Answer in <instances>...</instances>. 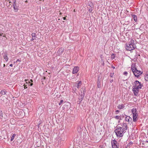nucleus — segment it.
<instances>
[{"label": "nucleus", "mask_w": 148, "mask_h": 148, "mask_svg": "<svg viewBox=\"0 0 148 148\" xmlns=\"http://www.w3.org/2000/svg\"><path fill=\"white\" fill-rule=\"evenodd\" d=\"M114 132L117 137H121L123 135L124 129L122 127L118 126L116 127Z\"/></svg>", "instance_id": "1"}, {"label": "nucleus", "mask_w": 148, "mask_h": 148, "mask_svg": "<svg viewBox=\"0 0 148 148\" xmlns=\"http://www.w3.org/2000/svg\"><path fill=\"white\" fill-rule=\"evenodd\" d=\"M131 69L135 76L138 77L142 74V72L137 70L136 67H132Z\"/></svg>", "instance_id": "2"}, {"label": "nucleus", "mask_w": 148, "mask_h": 148, "mask_svg": "<svg viewBox=\"0 0 148 148\" xmlns=\"http://www.w3.org/2000/svg\"><path fill=\"white\" fill-rule=\"evenodd\" d=\"M134 42V40H131L130 42V43L126 45V48L127 50L131 51L135 49L134 44H133Z\"/></svg>", "instance_id": "3"}, {"label": "nucleus", "mask_w": 148, "mask_h": 148, "mask_svg": "<svg viewBox=\"0 0 148 148\" xmlns=\"http://www.w3.org/2000/svg\"><path fill=\"white\" fill-rule=\"evenodd\" d=\"M133 88L134 89H141V84L138 81L136 80L134 82V85L133 87Z\"/></svg>", "instance_id": "4"}, {"label": "nucleus", "mask_w": 148, "mask_h": 148, "mask_svg": "<svg viewBox=\"0 0 148 148\" xmlns=\"http://www.w3.org/2000/svg\"><path fill=\"white\" fill-rule=\"evenodd\" d=\"M112 145L113 148H119L117 142L115 140L112 141Z\"/></svg>", "instance_id": "5"}, {"label": "nucleus", "mask_w": 148, "mask_h": 148, "mask_svg": "<svg viewBox=\"0 0 148 148\" xmlns=\"http://www.w3.org/2000/svg\"><path fill=\"white\" fill-rule=\"evenodd\" d=\"M124 115L125 116V120L126 121L128 122V123L131 124L132 123V118L130 117V116H128L124 114Z\"/></svg>", "instance_id": "6"}, {"label": "nucleus", "mask_w": 148, "mask_h": 148, "mask_svg": "<svg viewBox=\"0 0 148 148\" xmlns=\"http://www.w3.org/2000/svg\"><path fill=\"white\" fill-rule=\"evenodd\" d=\"M114 76V73H110V78L109 80L110 82L112 83L113 82L115 78Z\"/></svg>", "instance_id": "7"}, {"label": "nucleus", "mask_w": 148, "mask_h": 148, "mask_svg": "<svg viewBox=\"0 0 148 148\" xmlns=\"http://www.w3.org/2000/svg\"><path fill=\"white\" fill-rule=\"evenodd\" d=\"M79 69V68L77 66H76L74 67L72 73L74 74L76 73L78 71Z\"/></svg>", "instance_id": "8"}, {"label": "nucleus", "mask_w": 148, "mask_h": 148, "mask_svg": "<svg viewBox=\"0 0 148 148\" xmlns=\"http://www.w3.org/2000/svg\"><path fill=\"white\" fill-rule=\"evenodd\" d=\"M64 49L63 48H60L58 50L57 52V54L58 56L61 55L63 52Z\"/></svg>", "instance_id": "9"}, {"label": "nucleus", "mask_w": 148, "mask_h": 148, "mask_svg": "<svg viewBox=\"0 0 148 148\" xmlns=\"http://www.w3.org/2000/svg\"><path fill=\"white\" fill-rule=\"evenodd\" d=\"M137 110L136 108H133L132 109V112L133 114V116H138V114L136 112Z\"/></svg>", "instance_id": "10"}, {"label": "nucleus", "mask_w": 148, "mask_h": 148, "mask_svg": "<svg viewBox=\"0 0 148 148\" xmlns=\"http://www.w3.org/2000/svg\"><path fill=\"white\" fill-rule=\"evenodd\" d=\"M85 89H84V90L83 91V92H81V98L79 99V103H80L81 101H82V99H83V98H84V90H85Z\"/></svg>", "instance_id": "11"}, {"label": "nucleus", "mask_w": 148, "mask_h": 148, "mask_svg": "<svg viewBox=\"0 0 148 148\" xmlns=\"http://www.w3.org/2000/svg\"><path fill=\"white\" fill-rule=\"evenodd\" d=\"M3 58L6 62H7L8 60V54L7 53H4L3 54Z\"/></svg>", "instance_id": "12"}, {"label": "nucleus", "mask_w": 148, "mask_h": 148, "mask_svg": "<svg viewBox=\"0 0 148 148\" xmlns=\"http://www.w3.org/2000/svg\"><path fill=\"white\" fill-rule=\"evenodd\" d=\"M133 89V91L135 95L136 96L138 92V89Z\"/></svg>", "instance_id": "13"}, {"label": "nucleus", "mask_w": 148, "mask_h": 148, "mask_svg": "<svg viewBox=\"0 0 148 148\" xmlns=\"http://www.w3.org/2000/svg\"><path fill=\"white\" fill-rule=\"evenodd\" d=\"M14 0V3L13 6V8L15 10H17V7L16 6V0Z\"/></svg>", "instance_id": "14"}, {"label": "nucleus", "mask_w": 148, "mask_h": 148, "mask_svg": "<svg viewBox=\"0 0 148 148\" xmlns=\"http://www.w3.org/2000/svg\"><path fill=\"white\" fill-rule=\"evenodd\" d=\"M125 106L123 104L119 105L118 106V108L119 109H122L124 108Z\"/></svg>", "instance_id": "15"}, {"label": "nucleus", "mask_w": 148, "mask_h": 148, "mask_svg": "<svg viewBox=\"0 0 148 148\" xmlns=\"http://www.w3.org/2000/svg\"><path fill=\"white\" fill-rule=\"evenodd\" d=\"M82 85V82L81 81H79L78 83H77V87L78 88H79L80 86Z\"/></svg>", "instance_id": "16"}, {"label": "nucleus", "mask_w": 148, "mask_h": 148, "mask_svg": "<svg viewBox=\"0 0 148 148\" xmlns=\"http://www.w3.org/2000/svg\"><path fill=\"white\" fill-rule=\"evenodd\" d=\"M132 16L134 21L135 22H136L137 21V17L135 15H132Z\"/></svg>", "instance_id": "17"}, {"label": "nucleus", "mask_w": 148, "mask_h": 148, "mask_svg": "<svg viewBox=\"0 0 148 148\" xmlns=\"http://www.w3.org/2000/svg\"><path fill=\"white\" fill-rule=\"evenodd\" d=\"M0 94H1V95L0 96V97H1L2 95H5V90H1V92H0Z\"/></svg>", "instance_id": "18"}, {"label": "nucleus", "mask_w": 148, "mask_h": 148, "mask_svg": "<svg viewBox=\"0 0 148 148\" xmlns=\"http://www.w3.org/2000/svg\"><path fill=\"white\" fill-rule=\"evenodd\" d=\"M138 116H133V121L134 122H136L137 121L136 118Z\"/></svg>", "instance_id": "19"}, {"label": "nucleus", "mask_w": 148, "mask_h": 148, "mask_svg": "<svg viewBox=\"0 0 148 148\" xmlns=\"http://www.w3.org/2000/svg\"><path fill=\"white\" fill-rule=\"evenodd\" d=\"M15 136H16V135L15 134H14L12 135V137L11 138V141H12L13 140L14 138L15 137Z\"/></svg>", "instance_id": "20"}, {"label": "nucleus", "mask_w": 148, "mask_h": 148, "mask_svg": "<svg viewBox=\"0 0 148 148\" xmlns=\"http://www.w3.org/2000/svg\"><path fill=\"white\" fill-rule=\"evenodd\" d=\"M2 114H3V113H2V111H0V118L1 119H2L3 117Z\"/></svg>", "instance_id": "21"}, {"label": "nucleus", "mask_w": 148, "mask_h": 148, "mask_svg": "<svg viewBox=\"0 0 148 148\" xmlns=\"http://www.w3.org/2000/svg\"><path fill=\"white\" fill-rule=\"evenodd\" d=\"M120 116H114V118L116 119H118L120 118Z\"/></svg>", "instance_id": "22"}, {"label": "nucleus", "mask_w": 148, "mask_h": 148, "mask_svg": "<svg viewBox=\"0 0 148 148\" xmlns=\"http://www.w3.org/2000/svg\"><path fill=\"white\" fill-rule=\"evenodd\" d=\"M32 36L33 37H35V35H36V34L35 33H33L32 34Z\"/></svg>", "instance_id": "23"}, {"label": "nucleus", "mask_w": 148, "mask_h": 148, "mask_svg": "<svg viewBox=\"0 0 148 148\" xmlns=\"http://www.w3.org/2000/svg\"><path fill=\"white\" fill-rule=\"evenodd\" d=\"M63 100H60V102L59 103V105H60L62 103H63Z\"/></svg>", "instance_id": "24"}, {"label": "nucleus", "mask_w": 148, "mask_h": 148, "mask_svg": "<svg viewBox=\"0 0 148 148\" xmlns=\"http://www.w3.org/2000/svg\"><path fill=\"white\" fill-rule=\"evenodd\" d=\"M115 57V56L113 54L112 55V56H111V58H112V59H114Z\"/></svg>", "instance_id": "25"}, {"label": "nucleus", "mask_w": 148, "mask_h": 148, "mask_svg": "<svg viewBox=\"0 0 148 148\" xmlns=\"http://www.w3.org/2000/svg\"><path fill=\"white\" fill-rule=\"evenodd\" d=\"M123 127H125V126L126 127V126H127V125L126 123H123Z\"/></svg>", "instance_id": "26"}, {"label": "nucleus", "mask_w": 148, "mask_h": 148, "mask_svg": "<svg viewBox=\"0 0 148 148\" xmlns=\"http://www.w3.org/2000/svg\"><path fill=\"white\" fill-rule=\"evenodd\" d=\"M128 73H127V72H126V71H125V72H124V74L126 75V76H127V74Z\"/></svg>", "instance_id": "27"}, {"label": "nucleus", "mask_w": 148, "mask_h": 148, "mask_svg": "<svg viewBox=\"0 0 148 148\" xmlns=\"http://www.w3.org/2000/svg\"><path fill=\"white\" fill-rule=\"evenodd\" d=\"M115 112H116L115 114H117L118 113H119V110H117Z\"/></svg>", "instance_id": "28"}, {"label": "nucleus", "mask_w": 148, "mask_h": 148, "mask_svg": "<svg viewBox=\"0 0 148 148\" xmlns=\"http://www.w3.org/2000/svg\"><path fill=\"white\" fill-rule=\"evenodd\" d=\"M148 143V140H146L144 142V143H143V144H145L146 143Z\"/></svg>", "instance_id": "29"}, {"label": "nucleus", "mask_w": 148, "mask_h": 148, "mask_svg": "<svg viewBox=\"0 0 148 148\" xmlns=\"http://www.w3.org/2000/svg\"><path fill=\"white\" fill-rule=\"evenodd\" d=\"M21 59H18L16 60V62H21Z\"/></svg>", "instance_id": "30"}, {"label": "nucleus", "mask_w": 148, "mask_h": 148, "mask_svg": "<svg viewBox=\"0 0 148 148\" xmlns=\"http://www.w3.org/2000/svg\"><path fill=\"white\" fill-rule=\"evenodd\" d=\"M23 86H24V88H27V86L25 85V84H24Z\"/></svg>", "instance_id": "31"}, {"label": "nucleus", "mask_w": 148, "mask_h": 148, "mask_svg": "<svg viewBox=\"0 0 148 148\" xmlns=\"http://www.w3.org/2000/svg\"><path fill=\"white\" fill-rule=\"evenodd\" d=\"M124 129H125V130H127V126L125 127H125L124 128H123Z\"/></svg>", "instance_id": "32"}, {"label": "nucleus", "mask_w": 148, "mask_h": 148, "mask_svg": "<svg viewBox=\"0 0 148 148\" xmlns=\"http://www.w3.org/2000/svg\"><path fill=\"white\" fill-rule=\"evenodd\" d=\"M120 120H121L122 119V118H121V116H120V118H119Z\"/></svg>", "instance_id": "33"}, {"label": "nucleus", "mask_w": 148, "mask_h": 148, "mask_svg": "<svg viewBox=\"0 0 148 148\" xmlns=\"http://www.w3.org/2000/svg\"><path fill=\"white\" fill-rule=\"evenodd\" d=\"M25 81H26V84H27V81H28V80H25Z\"/></svg>", "instance_id": "34"}, {"label": "nucleus", "mask_w": 148, "mask_h": 148, "mask_svg": "<svg viewBox=\"0 0 148 148\" xmlns=\"http://www.w3.org/2000/svg\"><path fill=\"white\" fill-rule=\"evenodd\" d=\"M100 85L98 84H97V86H98V88H99V87H100Z\"/></svg>", "instance_id": "35"}, {"label": "nucleus", "mask_w": 148, "mask_h": 148, "mask_svg": "<svg viewBox=\"0 0 148 148\" xmlns=\"http://www.w3.org/2000/svg\"><path fill=\"white\" fill-rule=\"evenodd\" d=\"M16 111H17L18 110V111H19V110L18 108H16Z\"/></svg>", "instance_id": "36"}, {"label": "nucleus", "mask_w": 148, "mask_h": 148, "mask_svg": "<svg viewBox=\"0 0 148 148\" xmlns=\"http://www.w3.org/2000/svg\"><path fill=\"white\" fill-rule=\"evenodd\" d=\"M34 39L32 38L31 39V41H33V40H34Z\"/></svg>", "instance_id": "37"}, {"label": "nucleus", "mask_w": 148, "mask_h": 148, "mask_svg": "<svg viewBox=\"0 0 148 148\" xmlns=\"http://www.w3.org/2000/svg\"><path fill=\"white\" fill-rule=\"evenodd\" d=\"M13 66V65L12 64H11L10 65V66Z\"/></svg>", "instance_id": "38"}, {"label": "nucleus", "mask_w": 148, "mask_h": 148, "mask_svg": "<svg viewBox=\"0 0 148 148\" xmlns=\"http://www.w3.org/2000/svg\"><path fill=\"white\" fill-rule=\"evenodd\" d=\"M63 18L64 20H65L66 19V17H63Z\"/></svg>", "instance_id": "39"}, {"label": "nucleus", "mask_w": 148, "mask_h": 148, "mask_svg": "<svg viewBox=\"0 0 148 148\" xmlns=\"http://www.w3.org/2000/svg\"><path fill=\"white\" fill-rule=\"evenodd\" d=\"M125 116L124 115H123V116H122V118H123L124 117H125Z\"/></svg>", "instance_id": "40"}, {"label": "nucleus", "mask_w": 148, "mask_h": 148, "mask_svg": "<svg viewBox=\"0 0 148 148\" xmlns=\"http://www.w3.org/2000/svg\"><path fill=\"white\" fill-rule=\"evenodd\" d=\"M33 83H31L30 85L31 86H32V85H33Z\"/></svg>", "instance_id": "41"}, {"label": "nucleus", "mask_w": 148, "mask_h": 148, "mask_svg": "<svg viewBox=\"0 0 148 148\" xmlns=\"http://www.w3.org/2000/svg\"><path fill=\"white\" fill-rule=\"evenodd\" d=\"M30 81H31L32 82H33V80H32V79H31V80H30Z\"/></svg>", "instance_id": "42"}, {"label": "nucleus", "mask_w": 148, "mask_h": 148, "mask_svg": "<svg viewBox=\"0 0 148 148\" xmlns=\"http://www.w3.org/2000/svg\"><path fill=\"white\" fill-rule=\"evenodd\" d=\"M112 67V68H113V69H115V67H114V66Z\"/></svg>", "instance_id": "43"}, {"label": "nucleus", "mask_w": 148, "mask_h": 148, "mask_svg": "<svg viewBox=\"0 0 148 148\" xmlns=\"http://www.w3.org/2000/svg\"><path fill=\"white\" fill-rule=\"evenodd\" d=\"M5 64H3V66H4V67H5Z\"/></svg>", "instance_id": "44"}, {"label": "nucleus", "mask_w": 148, "mask_h": 148, "mask_svg": "<svg viewBox=\"0 0 148 148\" xmlns=\"http://www.w3.org/2000/svg\"><path fill=\"white\" fill-rule=\"evenodd\" d=\"M102 32H103L104 33H105V32H104L103 31H102Z\"/></svg>", "instance_id": "45"}, {"label": "nucleus", "mask_w": 148, "mask_h": 148, "mask_svg": "<svg viewBox=\"0 0 148 148\" xmlns=\"http://www.w3.org/2000/svg\"><path fill=\"white\" fill-rule=\"evenodd\" d=\"M90 11V10H89V11Z\"/></svg>", "instance_id": "46"}, {"label": "nucleus", "mask_w": 148, "mask_h": 148, "mask_svg": "<svg viewBox=\"0 0 148 148\" xmlns=\"http://www.w3.org/2000/svg\"><path fill=\"white\" fill-rule=\"evenodd\" d=\"M90 11V10H89V11Z\"/></svg>", "instance_id": "47"}, {"label": "nucleus", "mask_w": 148, "mask_h": 148, "mask_svg": "<svg viewBox=\"0 0 148 148\" xmlns=\"http://www.w3.org/2000/svg\"><path fill=\"white\" fill-rule=\"evenodd\" d=\"M45 77L44 79H45Z\"/></svg>", "instance_id": "48"}]
</instances>
